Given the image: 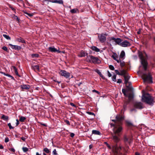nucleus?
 Returning <instances> with one entry per match:
<instances>
[{"instance_id":"f257e3e1","label":"nucleus","mask_w":155,"mask_h":155,"mask_svg":"<svg viewBox=\"0 0 155 155\" xmlns=\"http://www.w3.org/2000/svg\"><path fill=\"white\" fill-rule=\"evenodd\" d=\"M119 137L115 134L112 135V139L115 143L112 146V151L114 155H124L121 152L122 150L121 146H118V144L120 140Z\"/></svg>"},{"instance_id":"f03ea898","label":"nucleus","mask_w":155,"mask_h":155,"mask_svg":"<svg viewBox=\"0 0 155 155\" xmlns=\"http://www.w3.org/2000/svg\"><path fill=\"white\" fill-rule=\"evenodd\" d=\"M142 101L149 105L153 106L155 102L154 97L148 93L143 94L142 97Z\"/></svg>"},{"instance_id":"7ed1b4c3","label":"nucleus","mask_w":155,"mask_h":155,"mask_svg":"<svg viewBox=\"0 0 155 155\" xmlns=\"http://www.w3.org/2000/svg\"><path fill=\"white\" fill-rule=\"evenodd\" d=\"M138 56L141 60V64L144 71H146L147 69L148 63L147 61L148 56L145 51L142 53L141 51L138 52Z\"/></svg>"},{"instance_id":"20e7f679","label":"nucleus","mask_w":155,"mask_h":155,"mask_svg":"<svg viewBox=\"0 0 155 155\" xmlns=\"http://www.w3.org/2000/svg\"><path fill=\"white\" fill-rule=\"evenodd\" d=\"M142 78L144 82H147L150 83H153V78L150 73H148V74L143 73L142 76Z\"/></svg>"},{"instance_id":"39448f33","label":"nucleus","mask_w":155,"mask_h":155,"mask_svg":"<svg viewBox=\"0 0 155 155\" xmlns=\"http://www.w3.org/2000/svg\"><path fill=\"white\" fill-rule=\"evenodd\" d=\"M121 125L118 124L113 129L114 134L117 135L119 136H120L121 135L123 129Z\"/></svg>"},{"instance_id":"423d86ee","label":"nucleus","mask_w":155,"mask_h":155,"mask_svg":"<svg viewBox=\"0 0 155 155\" xmlns=\"http://www.w3.org/2000/svg\"><path fill=\"white\" fill-rule=\"evenodd\" d=\"M87 59L89 60V62H92L94 64H99L101 62L100 60L98 58L91 55L87 56Z\"/></svg>"},{"instance_id":"0eeeda50","label":"nucleus","mask_w":155,"mask_h":155,"mask_svg":"<svg viewBox=\"0 0 155 155\" xmlns=\"http://www.w3.org/2000/svg\"><path fill=\"white\" fill-rule=\"evenodd\" d=\"M110 41H113L115 42V45H118L120 46L121 42L123 41V40L119 38H116L114 37H111L110 38Z\"/></svg>"},{"instance_id":"6e6552de","label":"nucleus","mask_w":155,"mask_h":155,"mask_svg":"<svg viewBox=\"0 0 155 155\" xmlns=\"http://www.w3.org/2000/svg\"><path fill=\"white\" fill-rule=\"evenodd\" d=\"M59 74L62 76H64L66 78H69L70 76V74L64 70H61Z\"/></svg>"},{"instance_id":"1a4fd4ad","label":"nucleus","mask_w":155,"mask_h":155,"mask_svg":"<svg viewBox=\"0 0 155 155\" xmlns=\"http://www.w3.org/2000/svg\"><path fill=\"white\" fill-rule=\"evenodd\" d=\"M134 107L137 109H141L143 108V104L141 102H135L134 104Z\"/></svg>"},{"instance_id":"9d476101","label":"nucleus","mask_w":155,"mask_h":155,"mask_svg":"<svg viewBox=\"0 0 155 155\" xmlns=\"http://www.w3.org/2000/svg\"><path fill=\"white\" fill-rule=\"evenodd\" d=\"M115 118L118 124H121V122L124 120V117L120 115H117L116 116Z\"/></svg>"},{"instance_id":"9b49d317","label":"nucleus","mask_w":155,"mask_h":155,"mask_svg":"<svg viewBox=\"0 0 155 155\" xmlns=\"http://www.w3.org/2000/svg\"><path fill=\"white\" fill-rule=\"evenodd\" d=\"M106 35L104 34H102L98 35V38L101 43L104 42L106 40Z\"/></svg>"},{"instance_id":"f8f14e48","label":"nucleus","mask_w":155,"mask_h":155,"mask_svg":"<svg viewBox=\"0 0 155 155\" xmlns=\"http://www.w3.org/2000/svg\"><path fill=\"white\" fill-rule=\"evenodd\" d=\"M131 45L130 43L126 40L123 41L121 42L120 45L121 46L124 47H130Z\"/></svg>"},{"instance_id":"ddd939ff","label":"nucleus","mask_w":155,"mask_h":155,"mask_svg":"<svg viewBox=\"0 0 155 155\" xmlns=\"http://www.w3.org/2000/svg\"><path fill=\"white\" fill-rule=\"evenodd\" d=\"M48 50L49 51L52 52H57L58 53H61V51L58 50H57L56 48H55L54 47H50L48 48Z\"/></svg>"},{"instance_id":"4468645a","label":"nucleus","mask_w":155,"mask_h":155,"mask_svg":"<svg viewBox=\"0 0 155 155\" xmlns=\"http://www.w3.org/2000/svg\"><path fill=\"white\" fill-rule=\"evenodd\" d=\"M8 45L13 49H15L17 50L18 51H19L21 48V47L20 46L16 45H13L11 44H9Z\"/></svg>"},{"instance_id":"2eb2a0df","label":"nucleus","mask_w":155,"mask_h":155,"mask_svg":"<svg viewBox=\"0 0 155 155\" xmlns=\"http://www.w3.org/2000/svg\"><path fill=\"white\" fill-rule=\"evenodd\" d=\"M123 140L125 144L127 143L130 144L131 141H132L131 138L127 137L126 135H124V136Z\"/></svg>"},{"instance_id":"dca6fc26","label":"nucleus","mask_w":155,"mask_h":155,"mask_svg":"<svg viewBox=\"0 0 155 155\" xmlns=\"http://www.w3.org/2000/svg\"><path fill=\"white\" fill-rule=\"evenodd\" d=\"M20 87L22 91H24L25 90H28L30 87V86L28 85H21Z\"/></svg>"},{"instance_id":"f3484780","label":"nucleus","mask_w":155,"mask_h":155,"mask_svg":"<svg viewBox=\"0 0 155 155\" xmlns=\"http://www.w3.org/2000/svg\"><path fill=\"white\" fill-rule=\"evenodd\" d=\"M16 40L19 42H21L23 43H26L25 41L21 37L17 38H16Z\"/></svg>"},{"instance_id":"a211bd4d","label":"nucleus","mask_w":155,"mask_h":155,"mask_svg":"<svg viewBox=\"0 0 155 155\" xmlns=\"http://www.w3.org/2000/svg\"><path fill=\"white\" fill-rule=\"evenodd\" d=\"M0 118L1 119L5 121H8L9 119L8 116H6L4 114H2Z\"/></svg>"},{"instance_id":"6ab92c4d","label":"nucleus","mask_w":155,"mask_h":155,"mask_svg":"<svg viewBox=\"0 0 155 155\" xmlns=\"http://www.w3.org/2000/svg\"><path fill=\"white\" fill-rule=\"evenodd\" d=\"M127 97L128 98V101H129L130 102V101L133 99L134 97V95L133 93H129Z\"/></svg>"},{"instance_id":"aec40b11","label":"nucleus","mask_w":155,"mask_h":155,"mask_svg":"<svg viewBox=\"0 0 155 155\" xmlns=\"http://www.w3.org/2000/svg\"><path fill=\"white\" fill-rule=\"evenodd\" d=\"M87 55L88 53L87 52L82 51H81L80 53L79 54V56L81 57H84L85 56H88Z\"/></svg>"},{"instance_id":"412c9836","label":"nucleus","mask_w":155,"mask_h":155,"mask_svg":"<svg viewBox=\"0 0 155 155\" xmlns=\"http://www.w3.org/2000/svg\"><path fill=\"white\" fill-rule=\"evenodd\" d=\"M32 68L35 71H40L39 67L38 65H33L32 66Z\"/></svg>"},{"instance_id":"4be33fe9","label":"nucleus","mask_w":155,"mask_h":155,"mask_svg":"<svg viewBox=\"0 0 155 155\" xmlns=\"http://www.w3.org/2000/svg\"><path fill=\"white\" fill-rule=\"evenodd\" d=\"M130 102L129 101H125L124 102V103L123 105V108H124V110H126V109H127V105L128 104L130 103Z\"/></svg>"},{"instance_id":"5701e85b","label":"nucleus","mask_w":155,"mask_h":155,"mask_svg":"<svg viewBox=\"0 0 155 155\" xmlns=\"http://www.w3.org/2000/svg\"><path fill=\"white\" fill-rule=\"evenodd\" d=\"M94 71H95L96 72H97L99 75V76L102 78L103 79H104V77L103 75H102V74H101V73L100 72V71L97 69H96L94 70Z\"/></svg>"},{"instance_id":"b1692460","label":"nucleus","mask_w":155,"mask_h":155,"mask_svg":"<svg viewBox=\"0 0 155 155\" xmlns=\"http://www.w3.org/2000/svg\"><path fill=\"white\" fill-rule=\"evenodd\" d=\"M120 75L123 76L127 74V71L124 69H123L120 71Z\"/></svg>"},{"instance_id":"393cba45","label":"nucleus","mask_w":155,"mask_h":155,"mask_svg":"<svg viewBox=\"0 0 155 155\" xmlns=\"http://www.w3.org/2000/svg\"><path fill=\"white\" fill-rule=\"evenodd\" d=\"M91 48L93 51H95L96 52H98L100 51V50L98 48H97L95 46H92Z\"/></svg>"},{"instance_id":"a878e982","label":"nucleus","mask_w":155,"mask_h":155,"mask_svg":"<svg viewBox=\"0 0 155 155\" xmlns=\"http://www.w3.org/2000/svg\"><path fill=\"white\" fill-rule=\"evenodd\" d=\"M43 151L49 154V155H50L51 153V151L47 148H45L43 149Z\"/></svg>"},{"instance_id":"bb28decb","label":"nucleus","mask_w":155,"mask_h":155,"mask_svg":"<svg viewBox=\"0 0 155 155\" xmlns=\"http://www.w3.org/2000/svg\"><path fill=\"white\" fill-rule=\"evenodd\" d=\"M12 67L14 70V71H15V74L17 76H18L19 77H21L20 75L18 74V69H17V68L15 66H12Z\"/></svg>"},{"instance_id":"cd10ccee","label":"nucleus","mask_w":155,"mask_h":155,"mask_svg":"<svg viewBox=\"0 0 155 155\" xmlns=\"http://www.w3.org/2000/svg\"><path fill=\"white\" fill-rule=\"evenodd\" d=\"M92 134L95 135H100L101 134L98 130H93L92 131Z\"/></svg>"},{"instance_id":"c85d7f7f","label":"nucleus","mask_w":155,"mask_h":155,"mask_svg":"<svg viewBox=\"0 0 155 155\" xmlns=\"http://www.w3.org/2000/svg\"><path fill=\"white\" fill-rule=\"evenodd\" d=\"M125 56V53L124 51H122L120 56V58H123Z\"/></svg>"},{"instance_id":"c756f323","label":"nucleus","mask_w":155,"mask_h":155,"mask_svg":"<svg viewBox=\"0 0 155 155\" xmlns=\"http://www.w3.org/2000/svg\"><path fill=\"white\" fill-rule=\"evenodd\" d=\"M54 2V3H58L60 4H63V1L62 0H55Z\"/></svg>"},{"instance_id":"7c9ffc66","label":"nucleus","mask_w":155,"mask_h":155,"mask_svg":"<svg viewBox=\"0 0 155 155\" xmlns=\"http://www.w3.org/2000/svg\"><path fill=\"white\" fill-rule=\"evenodd\" d=\"M26 119L25 117L23 116H21L20 117L19 119V121L21 122H24L25 120Z\"/></svg>"},{"instance_id":"2f4dec72","label":"nucleus","mask_w":155,"mask_h":155,"mask_svg":"<svg viewBox=\"0 0 155 155\" xmlns=\"http://www.w3.org/2000/svg\"><path fill=\"white\" fill-rule=\"evenodd\" d=\"M31 57L32 58H38L39 55L37 54H31Z\"/></svg>"},{"instance_id":"473e14b6","label":"nucleus","mask_w":155,"mask_h":155,"mask_svg":"<svg viewBox=\"0 0 155 155\" xmlns=\"http://www.w3.org/2000/svg\"><path fill=\"white\" fill-rule=\"evenodd\" d=\"M78 10L77 9H73L70 10V12L72 13H77Z\"/></svg>"},{"instance_id":"72a5a7b5","label":"nucleus","mask_w":155,"mask_h":155,"mask_svg":"<svg viewBox=\"0 0 155 155\" xmlns=\"http://www.w3.org/2000/svg\"><path fill=\"white\" fill-rule=\"evenodd\" d=\"M124 80H126L128 81L130 78V76H129L128 74L124 76Z\"/></svg>"},{"instance_id":"f704fd0d","label":"nucleus","mask_w":155,"mask_h":155,"mask_svg":"<svg viewBox=\"0 0 155 155\" xmlns=\"http://www.w3.org/2000/svg\"><path fill=\"white\" fill-rule=\"evenodd\" d=\"M3 36L7 40H10L11 39V38L8 35H6L3 34Z\"/></svg>"},{"instance_id":"c9c22d12","label":"nucleus","mask_w":155,"mask_h":155,"mask_svg":"<svg viewBox=\"0 0 155 155\" xmlns=\"http://www.w3.org/2000/svg\"><path fill=\"white\" fill-rule=\"evenodd\" d=\"M111 57L114 60H115L116 58H118V57L116 53H114V55H112Z\"/></svg>"},{"instance_id":"e433bc0d","label":"nucleus","mask_w":155,"mask_h":155,"mask_svg":"<svg viewBox=\"0 0 155 155\" xmlns=\"http://www.w3.org/2000/svg\"><path fill=\"white\" fill-rule=\"evenodd\" d=\"M127 125L128 126H133V124L130 122L127 121H126Z\"/></svg>"},{"instance_id":"4c0bfd02","label":"nucleus","mask_w":155,"mask_h":155,"mask_svg":"<svg viewBox=\"0 0 155 155\" xmlns=\"http://www.w3.org/2000/svg\"><path fill=\"white\" fill-rule=\"evenodd\" d=\"M8 6L9 8L11 9L12 11H14L15 13V9L14 8H13V7L11 5L8 4Z\"/></svg>"},{"instance_id":"58836bf2","label":"nucleus","mask_w":155,"mask_h":155,"mask_svg":"<svg viewBox=\"0 0 155 155\" xmlns=\"http://www.w3.org/2000/svg\"><path fill=\"white\" fill-rule=\"evenodd\" d=\"M22 150L24 152H26L28 151V149L26 147H23L22 148Z\"/></svg>"},{"instance_id":"ea45409f","label":"nucleus","mask_w":155,"mask_h":155,"mask_svg":"<svg viewBox=\"0 0 155 155\" xmlns=\"http://www.w3.org/2000/svg\"><path fill=\"white\" fill-rule=\"evenodd\" d=\"M126 87L128 89V90L130 91H132L133 90V88L132 86H126Z\"/></svg>"},{"instance_id":"a19ab883","label":"nucleus","mask_w":155,"mask_h":155,"mask_svg":"<svg viewBox=\"0 0 155 155\" xmlns=\"http://www.w3.org/2000/svg\"><path fill=\"white\" fill-rule=\"evenodd\" d=\"M2 49L5 51H6V52H8V50L7 48L6 47L3 46L2 48Z\"/></svg>"},{"instance_id":"79ce46f5","label":"nucleus","mask_w":155,"mask_h":155,"mask_svg":"<svg viewBox=\"0 0 155 155\" xmlns=\"http://www.w3.org/2000/svg\"><path fill=\"white\" fill-rule=\"evenodd\" d=\"M116 75H113V76L112 77V80L114 81H116Z\"/></svg>"},{"instance_id":"37998d69","label":"nucleus","mask_w":155,"mask_h":155,"mask_svg":"<svg viewBox=\"0 0 155 155\" xmlns=\"http://www.w3.org/2000/svg\"><path fill=\"white\" fill-rule=\"evenodd\" d=\"M8 126L9 128L10 129H13L14 128V127H12L11 126V124L10 123H9L8 124Z\"/></svg>"},{"instance_id":"c03bdc74","label":"nucleus","mask_w":155,"mask_h":155,"mask_svg":"<svg viewBox=\"0 0 155 155\" xmlns=\"http://www.w3.org/2000/svg\"><path fill=\"white\" fill-rule=\"evenodd\" d=\"M6 76L10 78H11V79H12L13 80H15V79L12 76L10 75V74H8L6 75Z\"/></svg>"},{"instance_id":"a18cd8bd","label":"nucleus","mask_w":155,"mask_h":155,"mask_svg":"<svg viewBox=\"0 0 155 155\" xmlns=\"http://www.w3.org/2000/svg\"><path fill=\"white\" fill-rule=\"evenodd\" d=\"M109 68L111 70H114V68L112 65H110L109 66Z\"/></svg>"},{"instance_id":"49530a36","label":"nucleus","mask_w":155,"mask_h":155,"mask_svg":"<svg viewBox=\"0 0 155 155\" xmlns=\"http://www.w3.org/2000/svg\"><path fill=\"white\" fill-rule=\"evenodd\" d=\"M125 65V63L124 62H120V66L121 67H123Z\"/></svg>"},{"instance_id":"de8ad7c7","label":"nucleus","mask_w":155,"mask_h":155,"mask_svg":"<svg viewBox=\"0 0 155 155\" xmlns=\"http://www.w3.org/2000/svg\"><path fill=\"white\" fill-rule=\"evenodd\" d=\"M25 13L30 17H31L33 15L32 14L29 13L27 12H25Z\"/></svg>"},{"instance_id":"09e8293b","label":"nucleus","mask_w":155,"mask_h":155,"mask_svg":"<svg viewBox=\"0 0 155 155\" xmlns=\"http://www.w3.org/2000/svg\"><path fill=\"white\" fill-rule=\"evenodd\" d=\"M52 153L54 155H56L58 154V153H57V151L55 149H54L52 152Z\"/></svg>"},{"instance_id":"8fccbe9b","label":"nucleus","mask_w":155,"mask_h":155,"mask_svg":"<svg viewBox=\"0 0 155 155\" xmlns=\"http://www.w3.org/2000/svg\"><path fill=\"white\" fill-rule=\"evenodd\" d=\"M117 125L118 124H113V123H111L110 124V125L111 126V127H114V128L115 127H116V125Z\"/></svg>"},{"instance_id":"3c124183","label":"nucleus","mask_w":155,"mask_h":155,"mask_svg":"<svg viewBox=\"0 0 155 155\" xmlns=\"http://www.w3.org/2000/svg\"><path fill=\"white\" fill-rule=\"evenodd\" d=\"M87 113L89 114V115H94V116H95V115L93 113H92V112H87Z\"/></svg>"},{"instance_id":"603ef678","label":"nucleus","mask_w":155,"mask_h":155,"mask_svg":"<svg viewBox=\"0 0 155 155\" xmlns=\"http://www.w3.org/2000/svg\"><path fill=\"white\" fill-rule=\"evenodd\" d=\"M64 121L65 123H66L68 125H70V123L69 121L67 120H64Z\"/></svg>"},{"instance_id":"864d4df0","label":"nucleus","mask_w":155,"mask_h":155,"mask_svg":"<svg viewBox=\"0 0 155 155\" xmlns=\"http://www.w3.org/2000/svg\"><path fill=\"white\" fill-rule=\"evenodd\" d=\"M14 18L15 19H16L17 20V21H19V18L17 16H15V15L14 17Z\"/></svg>"},{"instance_id":"5fc2aeb1","label":"nucleus","mask_w":155,"mask_h":155,"mask_svg":"<svg viewBox=\"0 0 155 155\" xmlns=\"http://www.w3.org/2000/svg\"><path fill=\"white\" fill-rule=\"evenodd\" d=\"M9 150L12 152H13L15 153V150L14 148H11L9 149Z\"/></svg>"},{"instance_id":"6e6d98bb","label":"nucleus","mask_w":155,"mask_h":155,"mask_svg":"<svg viewBox=\"0 0 155 155\" xmlns=\"http://www.w3.org/2000/svg\"><path fill=\"white\" fill-rule=\"evenodd\" d=\"M115 73H116L117 74L120 75V73L118 71V70H115Z\"/></svg>"},{"instance_id":"4d7b16f0","label":"nucleus","mask_w":155,"mask_h":155,"mask_svg":"<svg viewBox=\"0 0 155 155\" xmlns=\"http://www.w3.org/2000/svg\"><path fill=\"white\" fill-rule=\"evenodd\" d=\"M93 92H95L96 93H97L98 94H100V93L99 92L95 90H94L92 91Z\"/></svg>"},{"instance_id":"13d9d810","label":"nucleus","mask_w":155,"mask_h":155,"mask_svg":"<svg viewBox=\"0 0 155 155\" xmlns=\"http://www.w3.org/2000/svg\"><path fill=\"white\" fill-rule=\"evenodd\" d=\"M45 1H48L50 2H51L52 3H54V1H55V0H45Z\"/></svg>"},{"instance_id":"bf43d9fd","label":"nucleus","mask_w":155,"mask_h":155,"mask_svg":"<svg viewBox=\"0 0 155 155\" xmlns=\"http://www.w3.org/2000/svg\"><path fill=\"white\" fill-rule=\"evenodd\" d=\"M16 126H18L20 124V122H19V121L18 120V119H16Z\"/></svg>"},{"instance_id":"052dcab7","label":"nucleus","mask_w":155,"mask_h":155,"mask_svg":"<svg viewBox=\"0 0 155 155\" xmlns=\"http://www.w3.org/2000/svg\"><path fill=\"white\" fill-rule=\"evenodd\" d=\"M70 105L72 106H73V107H76V105H75L73 103H70Z\"/></svg>"},{"instance_id":"680f3d73","label":"nucleus","mask_w":155,"mask_h":155,"mask_svg":"<svg viewBox=\"0 0 155 155\" xmlns=\"http://www.w3.org/2000/svg\"><path fill=\"white\" fill-rule=\"evenodd\" d=\"M9 141V139L8 137H6L5 138V143H7Z\"/></svg>"},{"instance_id":"e2e57ef3","label":"nucleus","mask_w":155,"mask_h":155,"mask_svg":"<svg viewBox=\"0 0 155 155\" xmlns=\"http://www.w3.org/2000/svg\"><path fill=\"white\" fill-rule=\"evenodd\" d=\"M107 74H108V76L109 77H110L112 75L111 73L109 71H107Z\"/></svg>"},{"instance_id":"0e129e2a","label":"nucleus","mask_w":155,"mask_h":155,"mask_svg":"<svg viewBox=\"0 0 155 155\" xmlns=\"http://www.w3.org/2000/svg\"><path fill=\"white\" fill-rule=\"evenodd\" d=\"M122 82V80L121 79H118L117 81V83H121Z\"/></svg>"},{"instance_id":"69168bd1","label":"nucleus","mask_w":155,"mask_h":155,"mask_svg":"<svg viewBox=\"0 0 155 155\" xmlns=\"http://www.w3.org/2000/svg\"><path fill=\"white\" fill-rule=\"evenodd\" d=\"M112 121L114 122L115 123V124H118V122H117V121L116 119V120H112Z\"/></svg>"},{"instance_id":"338daca9","label":"nucleus","mask_w":155,"mask_h":155,"mask_svg":"<svg viewBox=\"0 0 155 155\" xmlns=\"http://www.w3.org/2000/svg\"><path fill=\"white\" fill-rule=\"evenodd\" d=\"M74 136V134L73 133H71L70 134V136L71 137H73Z\"/></svg>"},{"instance_id":"774afa93","label":"nucleus","mask_w":155,"mask_h":155,"mask_svg":"<svg viewBox=\"0 0 155 155\" xmlns=\"http://www.w3.org/2000/svg\"><path fill=\"white\" fill-rule=\"evenodd\" d=\"M122 92L123 93V94L126 93V90L124 89H122Z\"/></svg>"}]
</instances>
